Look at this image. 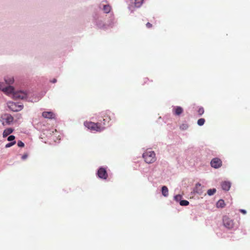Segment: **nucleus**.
<instances>
[{
	"label": "nucleus",
	"instance_id": "1",
	"mask_svg": "<svg viewBox=\"0 0 250 250\" xmlns=\"http://www.w3.org/2000/svg\"><path fill=\"white\" fill-rule=\"evenodd\" d=\"M85 127L91 131L100 132L104 129V127L101 125L100 122L95 123L91 122H85L84 123Z\"/></svg>",
	"mask_w": 250,
	"mask_h": 250
},
{
	"label": "nucleus",
	"instance_id": "7",
	"mask_svg": "<svg viewBox=\"0 0 250 250\" xmlns=\"http://www.w3.org/2000/svg\"><path fill=\"white\" fill-rule=\"evenodd\" d=\"M223 224L226 228L229 229H232L234 226L233 220L227 216L223 217Z\"/></svg>",
	"mask_w": 250,
	"mask_h": 250
},
{
	"label": "nucleus",
	"instance_id": "16",
	"mask_svg": "<svg viewBox=\"0 0 250 250\" xmlns=\"http://www.w3.org/2000/svg\"><path fill=\"white\" fill-rule=\"evenodd\" d=\"M173 111L175 115H180L183 112V109L181 106H177L173 107Z\"/></svg>",
	"mask_w": 250,
	"mask_h": 250
},
{
	"label": "nucleus",
	"instance_id": "38",
	"mask_svg": "<svg viewBox=\"0 0 250 250\" xmlns=\"http://www.w3.org/2000/svg\"><path fill=\"white\" fill-rule=\"evenodd\" d=\"M222 162L220 161V164H219V166H220V167L222 165Z\"/></svg>",
	"mask_w": 250,
	"mask_h": 250
},
{
	"label": "nucleus",
	"instance_id": "10",
	"mask_svg": "<svg viewBox=\"0 0 250 250\" xmlns=\"http://www.w3.org/2000/svg\"><path fill=\"white\" fill-rule=\"evenodd\" d=\"M100 8L106 14L109 13L111 9L110 5L107 3L106 1H104L100 4Z\"/></svg>",
	"mask_w": 250,
	"mask_h": 250
},
{
	"label": "nucleus",
	"instance_id": "2",
	"mask_svg": "<svg viewBox=\"0 0 250 250\" xmlns=\"http://www.w3.org/2000/svg\"><path fill=\"white\" fill-rule=\"evenodd\" d=\"M143 157L147 164L153 163L156 159L155 152L150 150H146L143 153Z\"/></svg>",
	"mask_w": 250,
	"mask_h": 250
},
{
	"label": "nucleus",
	"instance_id": "37",
	"mask_svg": "<svg viewBox=\"0 0 250 250\" xmlns=\"http://www.w3.org/2000/svg\"><path fill=\"white\" fill-rule=\"evenodd\" d=\"M216 206L217 208L219 207V201L216 202Z\"/></svg>",
	"mask_w": 250,
	"mask_h": 250
},
{
	"label": "nucleus",
	"instance_id": "9",
	"mask_svg": "<svg viewBox=\"0 0 250 250\" xmlns=\"http://www.w3.org/2000/svg\"><path fill=\"white\" fill-rule=\"evenodd\" d=\"M111 117L109 114H104L103 116V121L100 122L101 124V125L104 127L110 125L111 124Z\"/></svg>",
	"mask_w": 250,
	"mask_h": 250
},
{
	"label": "nucleus",
	"instance_id": "19",
	"mask_svg": "<svg viewBox=\"0 0 250 250\" xmlns=\"http://www.w3.org/2000/svg\"><path fill=\"white\" fill-rule=\"evenodd\" d=\"M115 21L113 18L109 19L105 24L107 27V29L109 28L113 27L115 25Z\"/></svg>",
	"mask_w": 250,
	"mask_h": 250
},
{
	"label": "nucleus",
	"instance_id": "21",
	"mask_svg": "<svg viewBox=\"0 0 250 250\" xmlns=\"http://www.w3.org/2000/svg\"><path fill=\"white\" fill-rule=\"evenodd\" d=\"M162 194L164 197H167L168 196V189L167 187L164 186L162 187L161 189Z\"/></svg>",
	"mask_w": 250,
	"mask_h": 250
},
{
	"label": "nucleus",
	"instance_id": "35",
	"mask_svg": "<svg viewBox=\"0 0 250 250\" xmlns=\"http://www.w3.org/2000/svg\"><path fill=\"white\" fill-rule=\"evenodd\" d=\"M146 27H147L149 28V27H151V24L150 23L147 22V23H146Z\"/></svg>",
	"mask_w": 250,
	"mask_h": 250
},
{
	"label": "nucleus",
	"instance_id": "30",
	"mask_svg": "<svg viewBox=\"0 0 250 250\" xmlns=\"http://www.w3.org/2000/svg\"><path fill=\"white\" fill-rule=\"evenodd\" d=\"M15 138V137L14 135H10L8 137L7 140L8 141H10L11 142L13 141H14Z\"/></svg>",
	"mask_w": 250,
	"mask_h": 250
},
{
	"label": "nucleus",
	"instance_id": "11",
	"mask_svg": "<svg viewBox=\"0 0 250 250\" xmlns=\"http://www.w3.org/2000/svg\"><path fill=\"white\" fill-rule=\"evenodd\" d=\"M94 23L98 28L104 30L107 29L106 25L104 23L103 21L101 19H95L94 20Z\"/></svg>",
	"mask_w": 250,
	"mask_h": 250
},
{
	"label": "nucleus",
	"instance_id": "6",
	"mask_svg": "<svg viewBox=\"0 0 250 250\" xmlns=\"http://www.w3.org/2000/svg\"><path fill=\"white\" fill-rule=\"evenodd\" d=\"M7 105L9 109L14 112H18L21 110L23 107V104H18L13 102H8Z\"/></svg>",
	"mask_w": 250,
	"mask_h": 250
},
{
	"label": "nucleus",
	"instance_id": "27",
	"mask_svg": "<svg viewBox=\"0 0 250 250\" xmlns=\"http://www.w3.org/2000/svg\"><path fill=\"white\" fill-rule=\"evenodd\" d=\"M198 114L200 116L203 115L204 113V109L203 107H199L198 110Z\"/></svg>",
	"mask_w": 250,
	"mask_h": 250
},
{
	"label": "nucleus",
	"instance_id": "36",
	"mask_svg": "<svg viewBox=\"0 0 250 250\" xmlns=\"http://www.w3.org/2000/svg\"><path fill=\"white\" fill-rule=\"evenodd\" d=\"M240 211L243 213V214H246V211L244 209H241L240 210Z\"/></svg>",
	"mask_w": 250,
	"mask_h": 250
},
{
	"label": "nucleus",
	"instance_id": "26",
	"mask_svg": "<svg viewBox=\"0 0 250 250\" xmlns=\"http://www.w3.org/2000/svg\"><path fill=\"white\" fill-rule=\"evenodd\" d=\"M182 198V196L180 194H177L176 195H175L174 197V200L176 201V202H180Z\"/></svg>",
	"mask_w": 250,
	"mask_h": 250
},
{
	"label": "nucleus",
	"instance_id": "25",
	"mask_svg": "<svg viewBox=\"0 0 250 250\" xmlns=\"http://www.w3.org/2000/svg\"><path fill=\"white\" fill-rule=\"evenodd\" d=\"M205 120L204 119L200 118L198 120L197 124L199 126H202L205 124Z\"/></svg>",
	"mask_w": 250,
	"mask_h": 250
},
{
	"label": "nucleus",
	"instance_id": "28",
	"mask_svg": "<svg viewBox=\"0 0 250 250\" xmlns=\"http://www.w3.org/2000/svg\"><path fill=\"white\" fill-rule=\"evenodd\" d=\"M16 141H13L10 143H9L5 145V147L6 148L10 147L13 146V145H14L16 144Z\"/></svg>",
	"mask_w": 250,
	"mask_h": 250
},
{
	"label": "nucleus",
	"instance_id": "3",
	"mask_svg": "<svg viewBox=\"0 0 250 250\" xmlns=\"http://www.w3.org/2000/svg\"><path fill=\"white\" fill-rule=\"evenodd\" d=\"M30 93L26 90H18L14 93V98L15 99L26 100L28 101H32L28 99Z\"/></svg>",
	"mask_w": 250,
	"mask_h": 250
},
{
	"label": "nucleus",
	"instance_id": "31",
	"mask_svg": "<svg viewBox=\"0 0 250 250\" xmlns=\"http://www.w3.org/2000/svg\"><path fill=\"white\" fill-rule=\"evenodd\" d=\"M5 88L4 83H3L0 82V90L3 92Z\"/></svg>",
	"mask_w": 250,
	"mask_h": 250
},
{
	"label": "nucleus",
	"instance_id": "17",
	"mask_svg": "<svg viewBox=\"0 0 250 250\" xmlns=\"http://www.w3.org/2000/svg\"><path fill=\"white\" fill-rule=\"evenodd\" d=\"M201 184L199 183L196 184V187L194 188V191L199 195H201L203 193V191L200 187H201Z\"/></svg>",
	"mask_w": 250,
	"mask_h": 250
},
{
	"label": "nucleus",
	"instance_id": "32",
	"mask_svg": "<svg viewBox=\"0 0 250 250\" xmlns=\"http://www.w3.org/2000/svg\"><path fill=\"white\" fill-rule=\"evenodd\" d=\"M17 145H18V146L19 147H23L24 146V143L21 141H19L18 142Z\"/></svg>",
	"mask_w": 250,
	"mask_h": 250
},
{
	"label": "nucleus",
	"instance_id": "4",
	"mask_svg": "<svg viewBox=\"0 0 250 250\" xmlns=\"http://www.w3.org/2000/svg\"><path fill=\"white\" fill-rule=\"evenodd\" d=\"M13 120V117L9 114H4L0 116V122L3 126L11 125Z\"/></svg>",
	"mask_w": 250,
	"mask_h": 250
},
{
	"label": "nucleus",
	"instance_id": "23",
	"mask_svg": "<svg viewBox=\"0 0 250 250\" xmlns=\"http://www.w3.org/2000/svg\"><path fill=\"white\" fill-rule=\"evenodd\" d=\"M216 192V189L215 188L209 189L207 191V194L209 196L213 195Z\"/></svg>",
	"mask_w": 250,
	"mask_h": 250
},
{
	"label": "nucleus",
	"instance_id": "22",
	"mask_svg": "<svg viewBox=\"0 0 250 250\" xmlns=\"http://www.w3.org/2000/svg\"><path fill=\"white\" fill-rule=\"evenodd\" d=\"M189 127V125L187 123H183L180 125L181 130L185 131L187 130Z\"/></svg>",
	"mask_w": 250,
	"mask_h": 250
},
{
	"label": "nucleus",
	"instance_id": "24",
	"mask_svg": "<svg viewBox=\"0 0 250 250\" xmlns=\"http://www.w3.org/2000/svg\"><path fill=\"white\" fill-rule=\"evenodd\" d=\"M179 203L182 206H187L189 205V202L185 200H181Z\"/></svg>",
	"mask_w": 250,
	"mask_h": 250
},
{
	"label": "nucleus",
	"instance_id": "34",
	"mask_svg": "<svg viewBox=\"0 0 250 250\" xmlns=\"http://www.w3.org/2000/svg\"><path fill=\"white\" fill-rule=\"evenodd\" d=\"M50 82L52 83H56L57 82V80L56 79H53L50 81Z\"/></svg>",
	"mask_w": 250,
	"mask_h": 250
},
{
	"label": "nucleus",
	"instance_id": "15",
	"mask_svg": "<svg viewBox=\"0 0 250 250\" xmlns=\"http://www.w3.org/2000/svg\"><path fill=\"white\" fill-rule=\"evenodd\" d=\"M210 165L212 167L215 168H219V158H213L210 162Z\"/></svg>",
	"mask_w": 250,
	"mask_h": 250
},
{
	"label": "nucleus",
	"instance_id": "8",
	"mask_svg": "<svg viewBox=\"0 0 250 250\" xmlns=\"http://www.w3.org/2000/svg\"><path fill=\"white\" fill-rule=\"evenodd\" d=\"M97 175L100 179L106 180L108 177V174L106 168L100 167L97 170Z\"/></svg>",
	"mask_w": 250,
	"mask_h": 250
},
{
	"label": "nucleus",
	"instance_id": "14",
	"mask_svg": "<svg viewBox=\"0 0 250 250\" xmlns=\"http://www.w3.org/2000/svg\"><path fill=\"white\" fill-rule=\"evenodd\" d=\"M221 186L222 189L229 191L231 187V183L229 181H224L222 182Z\"/></svg>",
	"mask_w": 250,
	"mask_h": 250
},
{
	"label": "nucleus",
	"instance_id": "29",
	"mask_svg": "<svg viewBox=\"0 0 250 250\" xmlns=\"http://www.w3.org/2000/svg\"><path fill=\"white\" fill-rule=\"evenodd\" d=\"M225 206V203L223 200L220 199V208H223Z\"/></svg>",
	"mask_w": 250,
	"mask_h": 250
},
{
	"label": "nucleus",
	"instance_id": "13",
	"mask_svg": "<svg viewBox=\"0 0 250 250\" xmlns=\"http://www.w3.org/2000/svg\"><path fill=\"white\" fill-rule=\"evenodd\" d=\"M15 92H16V91H15L14 87L10 85L5 87V88H4V90L3 91V92L7 95H9L10 94H12L13 98H14V93Z\"/></svg>",
	"mask_w": 250,
	"mask_h": 250
},
{
	"label": "nucleus",
	"instance_id": "12",
	"mask_svg": "<svg viewBox=\"0 0 250 250\" xmlns=\"http://www.w3.org/2000/svg\"><path fill=\"white\" fill-rule=\"evenodd\" d=\"M42 116L46 119H52L55 118V114L52 111H44L42 113Z\"/></svg>",
	"mask_w": 250,
	"mask_h": 250
},
{
	"label": "nucleus",
	"instance_id": "20",
	"mask_svg": "<svg viewBox=\"0 0 250 250\" xmlns=\"http://www.w3.org/2000/svg\"><path fill=\"white\" fill-rule=\"evenodd\" d=\"M14 130L12 128L5 129L3 132V137L5 138L13 132Z\"/></svg>",
	"mask_w": 250,
	"mask_h": 250
},
{
	"label": "nucleus",
	"instance_id": "33",
	"mask_svg": "<svg viewBox=\"0 0 250 250\" xmlns=\"http://www.w3.org/2000/svg\"><path fill=\"white\" fill-rule=\"evenodd\" d=\"M27 157H28V155L27 154H25L22 156L21 159L23 160H24L27 158Z\"/></svg>",
	"mask_w": 250,
	"mask_h": 250
},
{
	"label": "nucleus",
	"instance_id": "5",
	"mask_svg": "<svg viewBox=\"0 0 250 250\" xmlns=\"http://www.w3.org/2000/svg\"><path fill=\"white\" fill-rule=\"evenodd\" d=\"M143 2L144 0H130L128 5L129 10L131 12H133L135 8H140L142 6Z\"/></svg>",
	"mask_w": 250,
	"mask_h": 250
},
{
	"label": "nucleus",
	"instance_id": "18",
	"mask_svg": "<svg viewBox=\"0 0 250 250\" xmlns=\"http://www.w3.org/2000/svg\"><path fill=\"white\" fill-rule=\"evenodd\" d=\"M4 81L7 84H11L14 82V77L11 76H6L4 78Z\"/></svg>",
	"mask_w": 250,
	"mask_h": 250
}]
</instances>
